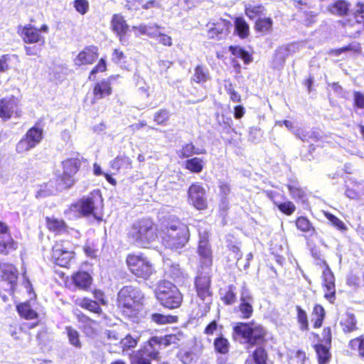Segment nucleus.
<instances>
[{"instance_id":"57","label":"nucleus","mask_w":364,"mask_h":364,"mask_svg":"<svg viewBox=\"0 0 364 364\" xmlns=\"http://www.w3.org/2000/svg\"><path fill=\"white\" fill-rule=\"evenodd\" d=\"M33 148H35L34 146L23 136L16 144V151L21 155L26 154Z\"/></svg>"},{"instance_id":"13","label":"nucleus","mask_w":364,"mask_h":364,"mask_svg":"<svg viewBox=\"0 0 364 364\" xmlns=\"http://www.w3.org/2000/svg\"><path fill=\"white\" fill-rule=\"evenodd\" d=\"M231 27L232 23L229 20L222 18H218L210 23L208 30V38L216 41L225 39L230 33Z\"/></svg>"},{"instance_id":"55","label":"nucleus","mask_w":364,"mask_h":364,"mask_svg":"<svg viewBox=\"0 0 364 364\" xmlns=\"http://www.w3.org/2000/svg\"><path fill=\"white\" fill-rule=\"evenodd\" d=\"M121 348L123 352L134 348L138 344V338L133 337L131 334H127L119 341Z\"/></svg>"},{"instance_id":"39","label":"nucleus","mask_w":364,"mask_h":364,"mask_svg":"<svg viewBox=\"0 0 364 364\" xmlns=\"http://www.w3.org/2000/svg\"><path fill=\"white\" fill-rule=\"evenodd\" d=\"M348 348L352 353H357L358 356L364 360V334H360L349 340Z\"/></svg>"},{"instance_id":"17","label":"nucleus","mask_w":364,"mask_h":364,"mask_svg":"<svg viewBox=\"0 0 364 364\" xmlns=\"http://www.w3.org/2000/svg\"><path fill=\"white\" fill-rule=\"evenodd\" d=\"M98 57V48L94 45L87 46L78 53L74 62L78 66L92 65Z\"/></svg>"},{"instance_id":"41","label":"nucleus","mask_w":364,"mask_h":364,"mask_svg":"<svg viewBox=\"0 0 364 364\" xmlns=\"http://www.w3.org/2000/svg\"><path fill=\"white\" fill-rule=\"evenodd\" d=\"M16 311L20 317L26 320L36 319L38 314L32 309L28 301L21 302L16 305Z\"/></svg>"},{"instance_id":"25","label":"nucleus","mask_w":364,"mask_h":364,"mask_svg":"<svg viewBox=\"0 0 364 364\" xmlns=\"http://www.w3.org/2000/svg\"><path fill=\"white\" fill-rule=\"evenodd\" d=\"M286 187L291 198L295 201H301L305 203L307 200V194L306 191L296 179H289L286 184Z\"/></svg>"},{"instance_id":"5","label":"nucleus","mask_w":364,"mask_h":364,"mask_svg":"<svg viewBox=\"0 0 364 364\" xmlns=\"http://www.w3.org/2000/svg\"><path fill=\"white\" fill-rule=\"evenodd\" d=\"M188 226L178 218H173L166 228L162 237V244L166 248L177 250L184 247L189 241Z\"/></svg>"},{"instance_id":"6","label":"nucleus","mask_w":364,"mask_h":364,"mask_svg":"<svg viewBox=\"0 0 364 364\" xmlns=\"http://www.w3.org/2000/svg\"><path fill=\"white\" fill-rule=\"evenodd\" d=\"M125 263L127 269L135 277L148 280L156 273L154 265L144 253H129Z\"/></svg>"},{"instance_id":"63","label":"nucleus","mask_w":364,"mask_h":364,"mask_svg":"<svg viewBox=\"0 0 364 364\" xmlns=\"http://www.w3.org/2000/svg\"><path fill=\"white\" fill-rule=\"evenodd\" d=\"M358 9L353 11V16L355 23L364 25V4L358 3Z\"/></svg>"},{"instance_id":"64","label":"nucleus","mask_w":364,"mask_h":364,"mask_svg":"<svg viewBox=\"0 0 364 364\" xmlns=\"http://www.w3.org/2000/svg\"><path fill=\"white\" fill-rule=\"evenodd\" d=\"M353 107L355 109H364V92L360 91H354L353 93Z\"/></svg>"},{"instance_id":"31","label":"nucleus","mask_w":364,"mask_h":364,"mask_svg":"<svg viewBox=\"0 0 364 364\" xmlns=\"http://www.w3.org/2000/svg\"><path fill=\"white\" fill-rule=\"evenodd\" d=\"M273 23L271 17L257 18L254 22V30L255 33L261 36H266L273 31Z\"/></svg>"},{"instance_id":"24","label":"nucleus","mask_w":364,"mask_h":364,"mask_svg":"<svg viewBox=\"0 0 364 364\" xmlns=\"http://www.w3.org/2000/svg\"><path fill=\"white\" fill-rule=\"evenodd\" d=\"M75 287L82 291H87L92 285V277L90 274L84 270H78L71 276Z\"/></svg>"},{"instance_id":"19","label":"nucleus","mask_w":364,"mask_h":364,"mask_svg":"<svg viewBox=\"0 0 364 364\" xmlns=\"http://www.w3.org/2000/svg\"><path fill=\"white\" fill-rule=\"evenodd\" d=\"M113 89L109 79H102L93 85L91 103L95 104L99 100L110 96L112 94Z\"/></svg>"},{"instance_id":"22","label":"nucleus","mask_w":364,"mask_h":364,"mask_svg":"<svg viewBox=\"0 0 364 364\" xmlns=\"http://www.w3.org/2000/svg\"><path fill=\"white\" fill-rule=\"evenodd\" d=\"M197 252L202 266L210 267L213 264V253L211 245L206 237H203L199 240Z\"/></svg>"},{"instance_id":"36","label":"nucleus","mask_w":364,"mask_h":364,"mask_svg":"<svg viewBox=\"0 0 364 364\" xmlns=\"http://www.w3.org/2000/svg\"><path fill=\"white\" fill-rule=\"evenodd\" d=\"M0 279L18 282V269L11 263L0 262Z\"/></svg>"},{"instance_id":"48","label":"nucleus","mask_w":364,"mask_h":364,"mask_svg":"<svg viewBox=\"0 0 364 364\" xmlns=\"http://www.w3.org/2000/svg\"><path fill=\"white\" fill-rule=\"evenodd\" d=\"M350 4L345 0H337L328 6L331 13L339 16H345L349 12Z\"/></svg>"},{"instance_id":"59","label":"nucleus","mask_w":364,"mask_h":364,"mask_svg":"<svg viewBox=\"0 0 364 364\" xmlns=\"http://www.w3.org/2000/svg\"><path fill=\"white\" fill-rule=\"evenodd\" d=\"M107 70V63L105 58H101L97 62V65L92 68L90 72L88 80H95V74L97 73H104Z\"/></svg>"},{"instance_id":"32","label":"nucleus","mask_w":364,"mask_h":364,"mask_svg":"<svg viewBox=\"0 0 364 364\" xmlns=\"http://www.w3.org/2000/svg\"><path fill=\"white\" fill-rule=\"evenodd\" d=\"M294 224L297 230L299 232L308 233L311 236L317 235L316 228L306 216L301 215L296 217L294 220Z\"/></svg>"},{"instance_id":"26","label":"nucleus","mask_w":364,"mask_h":364,"mask_svg":"<svg viewBox=\"0 0 364 364\" xmlns=\"http://www.w3.org/2000/svg\"><path fill=\"white\" fill-rule=\"evenodd\" d=\"M318 364H328L332 358V346L316 343L312 345Z\"/></svg>"},{"instance_id":"16","label":"nucleus","mask_w":364,"mask_h":364,"mask_svg":"<svg viewBox=\"0 0 364 364\" xmlns=\"http://www.w3.org/2000/svg\"><path fill=\"white\" fill-rule=\"evenodd\" d=\"M74 251H69L63 248L59 242L55 243L52 249V258L54 263L60 267L69 268L71 261L75 258Z\"/></svg>"},{"instance_id":"53","label":"nucleus","mask_w":364,"mask_h":364,"mask_svg":"<svg viewBox=\"0 0 364 364\" xmlns=\"http://www.w3.org/2000/svg\"><path fill=\"white\" fill-rule=\"evenodd\" d=\"M65 329L70 344L75 348H80L82 347V343L80 339L79 332L71 326H65Z\"/></svg>"},{"instance_id":"47","label":"nucleus","mask_w":364,"mask_h":364,"mask_svg":"<svg viewBox=\"0 0 364 364\" xmlns=\"http://www.w3.org/2000/svg\"><path fill=\"white\" fill-rule=\"evenodd\" d=\"M55 183L58 189L67 190L74 186L75 179L74 176L63 171L61 174L55 178Z\"/></svg>"},{"instance_id":"15","label":"nucleus","mask_w":364,"mask_h":364,"mask_svg":"<svg viewBox=\"0 0 364 364\" xmlns=\"http://www.w3.org/2000/svg\"><path fill=\"white\" fill-rule=\"evenodd\" d=\"M266 196L282 214L290 216L296 211V205L292 201H280V200H284L286 198L284 194H280L274 191H266Z\"/></svg>"},{"instance_id":"1","label":"nucleus","mask_w":364,"mask_h":364,"mask_svg":"<svg viewBox=\"0 0 364 364\" xmlns=\"http://www.w3.org/2000/svg\"><path fill=\"white\" fill-rule=\"evenodd\" d=\"M267 328L255 321H240L232 326V336L246 346L247 349L255 348L251 357L255 364H267L269 355L264 345L267 342Z\"/></svg>"},{"instance_id":"45","label":"nucleus","mask_w":364,"mask_h":364,"mask_svg":"<svg viewBox=\"0 0 364 364\" xmlns=\"http://www.w3.org/2000/svg\"><path fill=\"white\" fill-rule=\"evenodd\" d=\"M142 346L147 350L154 353L158 359L160 358L159 350L163 348V342L161 336H154L151 337L147 341H146Z\"/></svg>"},{"instance_id":"28","label":"nucleus","mask_w":364,"mask_h":364,"mask_svg":"<svg viewBox=\"0 0 364 364\" xmlns=\"http://www.w3.org/2000/svg\"><path fill=\"white\" fill-rule=\"evenodd\" d=\"M46 227L48 231L56 235H61L68 232V226L63 219H58L55 217H46Z\"/></svg>"},{"instance_id":"3","label":"nucleus","mask_w":364,"mask_h":364,"mask_svg":"<svg viewBox=\"0 0 364 364\" xmlns=\"http://www.w3.org/2000/svg\"><path fill=\"white\" fill-rule=\"evenodd\" d=\"M103 207L102 196L99 190H95L87 196L71 203L64 213L75 219L92 217L96 221L101 222L103 218Z\"/></svg>"},{"instance_id":"2","label":"nucleus","mask_w":364,"mask_h":364,"mask_svg":"<svg viewBox=\"0 0 364 364\" xmlns=\"http://www.w3.org/2000/svg\"><path fill=\"white\" fill-rule=\"evenodd\" d=\"M144 300V294L139 287L126 285L118 291L116 305L122 316L132 322L138 323L142 317Z\"/></svg>"},{"instance_id":"44","label":"nucleus","mask_w":364,"mask_h":364,"mask_svg":"<svg viewBox=\"0 0 364 364\" xmlns=\"http://www.w3.org/2000/svg\"><path fill=\"white\" fill-rule=\"evenodd\" d=\"M245 14L250 20H254L262 18L261 16L264 14L265 8L261 4H247L244 8Z\"/></svg>"},{"instance_id":"30","label":"nucleus","mask_w":364,"mask_h":364,"mask_svg":"<svg viewBox=\"0 0 364 364\" xmlns=\"http://www.w3.org/2000/svg\"><path fill=\"white\" fill-rule=\"evenodd\" d=\"M336 331V325H328L323 327L319 335L318 333L312 332L311 336L318 340V343L332 346L333 334Z\"/></svg>"},{"instance_id":"4","label":"nucleus","mask_w":364,"mask_h":364,"mask_svg":"<svg viewBox=\"0 0 364 364\" xmlns=\"http://www.w3.org/2000/svg\"><path fill=\"white\" fill-rule=\"evenodd\" d=\"M157 225L151 217L145 216L134 221L127 229V237L130 244L146 249L158 237Z\"/></svg>"},{"instance_id":"12","label":"nucleus","mask_w":364,"mask_h":364,"mask_svg":"<svg viewBox=\"0 0 364 364\" xmlns=\"http://www.w3.org/2000/svg\"><path fill=\"white\" fill-rule=\"evenodd\" d=\"M0 234L6 236H0V255L7 256L16 252L18 248V243L10 233L9 227L0 221Z\"/></svg>"},{"instance_id":"49","label":"nucleus","mask_w":364,"mask_h":364,"mask_svg":"<svg viewBox=\"0 0 364 364\" xmlns=\"http://www.w3.org/2000/svg\"><path fill=\"white\" fill-rule=\"evenodd\" d=\"M204 161L198 157L188 159L184 162V168L191 173H199L204 168Z\"/></svg>"},{"instance_id":"43","label":"nucleus","mask_w":364,"mask_h":364,"mask_svg":"<svg viewBox=\"0 0 364 364\" xmlns=\"http://www.w3.org/2000/svg\"><path fill=\"white\" fill-rule=\"evenodd\" d=\"M110 168L119 172L122 169L132 168V161L126 155H118L110 161Z\"/></svg>"},{"instance_id":"11","label":"nucleus","mask_w":364,"mask_h":364,"mask_svg":"<svg viewBox=\"0 0 364 364\" xmlns=\"http://www.w3.org/2000/svg\"><path fill=\"white\" fill-rule=\"evenodd\" d=\"M188 198L191 204L198 210L208 208V203L205 198V190L200 183H193L188 189Z\"/></svg>"},{"instance_id":"38","label":"nucleus","mask_w":364,"mask_h":364,"mask_svg":"<svg viewBox=\"0 0 364 364\" xmlns=\"http://www.w3.org/2000/svg\"><path fill=\"white\" fill-rule=\"evenodd\" d=\"M211 78L210 72L204 65H197L194 68V72L191 80L195 83L203 85Z\"/></svg>"},{"instance_id":"40","label":"nucleus","mask_w":364,"mask_h":364,"mask_svg":"<svg viewBox=\"0 0 364 364\" xmlns=\"http://www.w3.org/2000/svg\"><path fill=\"white\" fill-rule=\"evenodd\" d=\"M23 136L36 147L43 139V129L36 124L26 131Z\"/></svg>"},{"instance_id":"42","label":"nucleus","mask_w":364,"mask_h":364,"mask_svg":"<svg viewBox=\"0 0 364 364\" xmlns=\"http://www.w3.org/2000/svg\"><path fill=\"white\" fill-rule=\"evenodd\" d=\"M296 320L299 328L301 332H308L310 330V325L307 312L301 306L296 305Z\"/></svg>"},{"instance_id":"20","label":"nucleus","mask_w":364,"mask_h":364,"mask_svg":"<svg viewBox=\"0 0 364 364\" xmlns=\"http://www.w3.org/2000/svg\"><path fill=\"white\" fill-rule=\"evenodd\" d=\"M78 323L81 324L80 328L86 336L92 337L97 334L98 323L82 311L75 313Z\"/></svg>"},{"instance_id":"21","label":"nucleus","mask_w":364,"mask_h":364,"mask_svg":"<svg viewBox=\"0 0 364 364\" xmlns=\"http://www.w3.org/2000/svg\"><path fill=\"white\" fill-rule=\"evenodd\" d=\"M110 25L112 31L118 36L122 42L129 30V26L127 23L124 17L121 14H114L112 15Z\"/></svg>"},{"instance_id":"37","label":"nucleus","mask_w":364,"mask_h":364,"mask_svg":"<svg viewBox=\"0 0 364 364\" xmlns=\"http://www.w3.org/2000/svg\"><path fill=\"white\" fill-rule=\"evenodd\" d=\"M18 282L0 279V296L4 301L9 300V296L14 297Z\"/></svg>"},{"instance_id":"33","label":"nucleus","mask_w":364,"mask_h":364,"mask_svg":"<svg viewBox=\"0 0 364 364\" xmlns=\"http://www.w3.org/2000/svg\"><path fill=\"white\" fill-rule=\"evenodd\" d=\"M213 346L215 353L223 355L228 354L231 348L229 339L222 333L214 338Z\"/></svg>"},{"instance_id":"56","label":"nucleus","mask_w":364,"mask_h":364,"mask_svg":"<svg viewBox=\"0 0 364 364\" xmlns=\"http://www.w3.org/2000/svg\"><path fill=\"white\" fill-rule=\"evenodd\" d=\"M323 215L331 223V225L335 227L337 230L340 231H345L347 230V227L344 223L333 214L324 211Z\"/></svg>"},{"instance_id":"18","label":"nucleus","mask_w":364,"mask_h":364,"mask_svg":"<svg viewBox=\"0 0 364 364\" xmlns=\"http://www.w3.org/2000/svg\"><path fill=\"white\" fill-rule=\"evenodd\" d=\"M322 288L324 292L323 297L331 304H334L336 299V279L332 272L322 274Z\"/></svg>"},{"instance_id":"29","label":"nucleus","mask_w":364,"mask_h":364,"mask_svg":"<svg viewBox=\"0 0 364 364\" xmlns=\"http://www.w3.org/2000/svg\"><path fill=\"white\" fill-rule=\"evenodd\" d=\"M311 323L314 329H318L323 325L324 321L326 317V311L324 307L320 304L314 305L311 314Z\"/></svg>"},{"instance_id":"14","label":"nucleus","mask_w":364,"mask_h":364,"mask_svg":"<svg viewBox=\"0 0 364 364\" xmlns=\"http://www.w3.org/2000/svg\"><path fill=\"white\" fill-rule=\"evenodd\" d=\"M17 33L25 43H39L41 46L45 44V38L40 33V30L31 24L18 26Z\"/></svg>"},{"instance_id":"52","label":"nucleus","mask_w":364,"mask_h":364,"mask_svg":"<svg viewBox=\"0 0 364 364\" xmlns=\"http://www.w3.org/2000/svg\"><path fill=\"white\" fill-rule=\"evenodd\" d=\"M151 320L158 325H165L177 322L178 316L173 315H164L160 313H154L151 315Z\"/></svg>"},{"instance_id":"46","label":"nucleus","mask_w":364,"mask_h":364,"mask_svg":"<svg viewBox=\"0 0 364 364\" xmlns=\"http://www.w3.org/2000/svg\"><path fill=\"white\" fill-rule=\"evenodd\" d=\"M63 171L75 176L80 170L81 161L78 158H68L61 162Z\"/></svg>"},{"instance_id":"51","label":"nucleus","mask_w":364,"mask_h":364,"mask_svg":"<svg viewBox=\"0 0 364 364\" xmlns=\"http://www.w3.org/2000/svg\"><path fill=\"white\" fill-rule=\"evenodd\" d=\"M221 300L225 305L234 304L237 301L236 287L233 284L228 285L221 296Z\"/></svg>"},{"instance_id":"58","label":"nucleus","mask_w":364,"mask_h":364,"mask_svg":"<svg viewBox=\"0 0 364 364\" xmlns=\"http://www.w3.org/2000/svg\"><path fill=\"white\" fill-rule=\"evenodd\" d=\"M169 117H170V114L167 109H161L154 114V121L158 125L165 126L168 123Z\"/></svg>"},{"instance_id":"50","label":"nucleus","mask_w":364,"mask_h":364,"mask_svg":"<svg viewBox=\"0 0 364 364\" xmlns=\"http://www.w3.org/2000/svg\"><path fill=\"white\" fill-rule=\"evenodd\" d=\"M228 49L231 54L242 59L246 65L250 63L253 60L252 53H249L240 46H230Z\"/></svg>"},{"instance_id":"35","label":"nucleus","mask_w":364,"mask_h":364,"mask_svg":"<svg viewBox=\"0 0 364 364\" xmlns=\"http://www.w3.org/2000/svg\"><path fill=\"white\" fill-rule=\"evenodd\" d=\"M235 33L240 39H245L250 34V27L249 23L243 16H236L233 19Z\"/></svg>"},{"instance_id":"8","label":"nucleus","mask_w":364,"mask_h":364,"mask_svg":"<svg viewBox=\"0 0 364 364\" xmlns=\"http://www.w3.org/2000/svg\"><path fill=\"white\" fill-rule=\"evenodd\" d=\"M22 116L21 102L15 95L6 96L0 99V118L8 121L12 117L20 118Z\"/></svg>"},{"instance_id":"27","label":"nucleus","mask_w":364,"mask_h":364,"mask_svg":"<svg viewBox=\"0 0 364 364\" xmlns=\"http://www.w3.org/2000/svg\"><path fill=\"white\" fill-rule=\"evenodd\" d=\"M339 324L344 334L353 333L359 329L355 316L350 312L341 316Z\"/></svg>"},{"instance_id":"62","label":"nucleus","mask_w":364,"mask_h":364,"mask_svg":"<svg viewBox=\"0 0 364 364\" xmlns=\"http://www.w3.org/2000/svg\"><path fill=\"white\" fill-rule=\"evenodd\" d=\"M73 4L77 12L81 15H85L90 9V4L87 0H74Z\"/></svg>"},{"instance_id":"9","label":"nucleus","mask_w":364,"mask_h":364,"mask_svg":"<svg viewBox=\"0 0 364 364\" xmlns=\"http://www.w3.org/2000/svg\"><path fill=\"white\" fill-rule=\"evenodd\" d=\"M197 297L202 301L205 311L210 309L213 301V292L211 291V279L208 276H197L194 282Z\"/></svg>"},{"instance_id":"10","label":"nucleus","mask_w":364,"mask_h":364,"mask_svg":"<svg viewBox=\"0 0 364 364\" xmlns=\"http://www.w3.org/2000/svg\"><path fill=\"white\" fill-rule=\"evenodd\" d=\"M254 296L251 291L245 286L240 291V303L235 309V311L239 314L242 319H250L254 313Z\"/></svg>"},{"instance_id":"23","label":"nucleus","mask_w":364,"mask_h":364,"mask_svg":"<svg viewBox=\"0 0 364 364\" xmlns=\"http://www.w3.org/2000/svg\"><path fill=\"white\" fill-rule=\"evenodd\" d=\"M130 364H152L153 360L159 359L154 356V353L147 350L142 346L137 350L129 355Z\"/></svg>"},{"instance_id":"60","label":"nucleus","mask_w":364,"mask_h":364,"mask_svg":"<svg viewBox=\"0 0 364 364\" xmlns=\"http://www.w3.org/2000/svg\"><path fill=\"white\" fill-rule=\"evenodd\" d=\"M361 188L359 184H353L352 186H347L345 191L346 196L350 199H358L360 196Z\"/></svg>"},{"instance_id":"7","label":"nucleus","mask_w":364,"mask_h":364,"mask_svg":"<svg viewBox=\"0 0 364 364\" xmlns=\"http://www.w3.org/2000/svg\"><path fill=\"white\" fill-rule=\"evenodd\" d=\"M155 294L160 304L168 309L178 308L183 301V295L178 288L166 280L159 283Z\"/></svg>"},{"instance_id":"34","label":"nucleus","mask_w":364,"mask_h":364,"mask_svg":"<svg viewBox=\"0 0 364 364\" xmlns=\"http://www.w3.org/2000/svg\"><path fill=\"white\" fill-rule=\"evenodd\" d=\"M75 304L82 309L87 310L92 314L101 315L103 310L100 303L88 297H82L76 300Z\"/></svg>"},{"instance_id":"54","label":"nucleus","mask_w":364,"mask_h":364,"mask_svg":"<svg viewBox=\"0 0 364 364\" xmlns=\"http://www.w3.org/2000/svg\"><path fill=\"white\" fill-rule=\"evenodd\" d=\"M199 151L192 142L185 144L178 152V156L181 159L188 158L194 154H200Z\"/></svg>"},{"instance_id":"61","label":"nucleus","mask_w":364,"mask_h":364,"mask_svg":"<svg viewBox=\"0 0 364 364\" xmlns=\"http://www.w3.org/2000/svg\"><path fill=\"white\" fill-rule=\"evenodd\" d=\"M93 173L97 176L103 175L109 183L114 186L117 185V181L112 176V175L108 173H104L102 171L100 166L96 163L93 164Z\"/></svg>"}]
</instances>
